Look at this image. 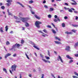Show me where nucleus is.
I'll return each mask as SVG.
<instances>
[{"label":"nucleus","instance_id":"f257e3e1","mask_svg":"<svg viewBox=\"0 0 78 78\" xmlns=\"http://www.w3.org/2000/svg\"><path fill=\"white\" fill-rule=\"evenodd\" d=\"M40 24H42V22L38 21H36L35 22V25L37 28H40Z\"/></svg>","mask_w":78,"mask_h":78},{"label":"nucleus","instance_id":"f03ea898","mask_svg":"<svg viewBox=\"0 0 78 78\" xmlns=\"http://www.w3.org/2000/svg\"><path fill=\"white\" fill-rule=\"evenodd\" d=\"M6 1L8 3L5 4V5H6L7 6H9L10 5H11V2H12V0H7Z\"/></svg>","mask_w":78,"mask_h":78},{"label":"nucleus","instance_id":"7ed1b4c3","mask_svg":"<svg viewBox=\"0 0 78 78\" xmlns=\"http://www.w3.org/2000/svg\"><path fill=\"white\" fill-rule=\"evenodd\" d=\"M30 18L29 17H27L25 18H23L21 19V20L23 22H24V23H26L27 22V20H29Z\"/></svg>","mask_w":78,"mask_h":78},{"label":"nucleus","instance_id":"20e7f679","mask_svg":"<svg viewBox=\"0 0 78 78\" xmlns=\"http://www.w3.org/2000/svg\"><path fill=\"white\" fill-rule=\"evenodd\" d=\"M16 67H17V66L12 65V66L11 69L12 70V72H13V71H16Z\"/></svg>","mask_w":78,"mask_h":78},{"label":"nucleus","instance_id":"39448f33","mask_svg":"<svg viewBox=\"0 0 78 78\" xmlns=\"http://www.w3.org/2000/svg\"><path fill=\"white\" fill-rule=\"evenodd\" d=\"M59 60L61 62L63 63V61H62V59L60 55H58V57L57 58V61H59Z\"/></svg>","mask_w":78,"mask_h":78},{"label":"nucleus","instance_id":"423d86ee","mask_svg":"<svg viewBox=\"0 0 78 78\" xmlns=\"http://www.w3.org/2000/svg\"><path fill=\"white\" fill-rule=\"evenodd\" d=\"M17 47V44H15L13 45L12 46V48L9 49L10 50H13V49H15Z\"/></svg>","mask_w":78,"mask_h":78},{"label":"nucleus","instance_id":"0eeeda50","mask_svg":"<svg viewBox=\"0 0 78 78\" xmlns=\"http://www.w3.org/2000/svg\"><path fill=\"white\" fill-rule=\"evenodd\" d=\"M11 54L10 53H8L7 54H6V55H5V59H6V58H8V56H11Z\"/></svg>","mask_w":78,"mask_h":78},{"label":"nucleus","instance_id":"6e6552de","mask_svg":"<svg viewBox=\"0 0 78 78\" xmlns=\"http://www.w3.org/2000/svg\"><path fill=\"white\" fill-rule=\"evenodd\" d=\"M71 0L72 2H74V3H73V2H71V4H72L73 5H77V3H76V2L74 0Z\"/></svg>","mask_w":78,"mask_h":78},{"label":"nucleus","instance_id":"1a4fd4ad","mask_svg":"<svg viewBox=\"0 0 78 78\" xmlns=\"http://www.w3.org/2000/svg\"><path fill=\"white\" fill-rule=\"evenodd\" d=\"M42 60H43L44 62H48V63H50V62L48 60H46L44 58H42Z\"/></svg>","mask_w":78,"mask_h":78},{"label":"nucleus","instance_id":"9d476101","mask_svg":"<svg viewBox=\"0 0 78 78\" xmlns=\"http://www.w3.org/2000/svg\"><path fill=\"white\" fill-rule=\"evenodd\" d=\"M71 9L74 11V12L75 14H77L78 13V12L76 11H75V9L73 8H71Z\"/></svg>","mask_w":78,"mask_h":78},{"label":"nucleus","instance_id":"9b49d317","mask_svg":"<svg viewBox=\"0 0 78 78\" xmlns=\"http://www.w3.org/2000/svg\"><path fill=\"white\" fill-rule=\"evenodd\" d=\"M17 3L18 4V5H20L21 6H22L23 8H25V6H24V5H22V4H21L19 2H17Z\"/></svg>","mask_w":78,"mask_h":78},{"label":"nucleus","instance_id":"f8f14e48","mask_svg":"<svg viewBox=\"0 0 78 78\" xmlns=\"http://www.w3.org/2000/svg\"><path fill=\"white\" fill-rule=\"evenodd\" d=\"M66 50L67 51H69L70 50V47L69 46H66Z\"/></svg>","mask_w":78,"mask_h":78},{"label":"nucleus","instance_id":"ddd939ff","mask_svg":"<svg viewBox=\"0 0 78 78\" xmlns=\"http://www.w3.org/2000/svg\"><path fill=\"white\" fill-rule=\"evenodd\" d=\"M66 57L69 59H73V58L72 57H70V56H69V55H67Z\"/></svg>","mask_w":78,"mask_h":78},{"label":"nucleus","instance_id":"4468645a","mask_svg":"<svg viewBox=\"0 0 78 78\" xmlns=\"http://www.w3.org/2000/svg\"><path fill=\"white\" fill-rule=\"evenodd\" d=\"M66 34H72V32H68V31H66L65 32Z\"/></svg>","mask_w":78,"mask_h":78},{"label":"nucleus","instance_id":"2eb2a0df","mask_svg":"<svg viewBox=\"0 0 78 78\" xmlns=\"http://www.w3.org/2000/svg\"><path fill=\"white\" fill-rule=\"evenodd\" d=\"M55 42L56 44H62L60 42L55 41Z\"/></svg>","mask_w":78,"mask_h":78},{"label":"nucleus","instance_id":"dca6fc26","mask_svg":"<svg viewBox=\"0 0 78 78\" xmlns=\"http://www.w3.org/2000/svg\"><path fill=\"white\" fill-rule=\"evenodd\" d=\"M34 16L36 17V19H37L39 20L41 19V18H40L39 16H37L36 15H35Z\"/></svg>","mask_w":78,"mask_h":78},{"label":"nucleus","instance_id":"f3484780","mask_svg":"<svg viewBox=\"0 0 78 78\" xmlns=\"http://www.w3.org/2000/svg\"><path fill=\"white\" fill-rule=\"evenodd\" d=\"M54 11V9L52 8H50L49 9V12H51V11Z\"/></svg>","mask_w":78,"mask_h":78},{"label":"nucleus","instance_id":"a211bd4d","mask_svg":"<svg viewBox=\"0 0 78 78\" xmlns=\"http://www.w3.org/2000/svg\"><path fill=\"white\" fill-rule=\"evenodd\" d=\"M55 39H56L57 40H58V41H61V39L60 38H59V37H55Z\"/></svg>","mask_w":78,"mask_h":78},{"label":"nucleus","instance_id":"6ab92c4d","mask_svg":"<svg viewBox=\"0 0 78 78\" xmlns=\"http://www.w3.org/2000/svg\"><path fill=\"white\" fill-rule=\"evenodd\" d=\"M7 12L8 13L9 16H12V14H11V13H10V12H9V10H7Z\"/></svg>","mask_w":78,"mask_h":78},{"label":"nucleus","instance_id":"aec40b11","mask_svg":"<svg viewBox=\"0 0 78 78\" xmlns=\"http://www.w3.org/2000/svg\"><path fill=\"white\" fill-rule=\"evenodd\" d=\"M3 28L1 27L0 29V31L1 33H3L4 31H3Z\"/></svg>","mask_w":78,"mask_h":78},{"label":"nucleus","instance_id":"412c9836","mask_svg":"<svg viewBox=\"0 0 78 78\" xmlns=\"http://www.w3.org/2000/svg\"><path fill=\"white\" fill-rule=\"evenodd\" d=\"M3 70L6 73H7V70H6V69L4 68H3Z\"/></svg>","mask_w":78,"mask_h":78},{"label":"nucleus","instance_id":"4be33fe9","mask_svg":"<svg viewBox=\"0 0 78 78\" xmlns=\"http://www.w3.org/2000/svg\"><path fill=\"white\" fill-rule=\"evenodd\" d=\"M8 26H6L5 27V31L7 32L8 31Z\"/></svg>","mask_w":78,"mask_h":78},{"label":"nucleus","instance_id":"5701e85b","mask_svg":"<svg viewBox=\"0 0 78 78\" xmlns=\"http://www.w3.org/2000/svg\"><path fill=\"white\" fill-rule=\"evenodd\" d=\"M51 24L53 26V27H55V28H56V30H57V31H58V29H57V28L56 27H55V25L54 24H53V23H51Z\"/></svg>","mask_w":78,"mask_h":78},{"label":"nucleus","instance_id":"b1692460","mask_svg":"<svg viewBox=\"0 0 78 78\" xmlns=\"http://www.w3.org/2000/svg\"><path fill=\"white\" fill-rule=\"evenodd\" d=\"M51 31L53 33H54V34H56V31H55V30H54L53 29H52Z\"/></svg>","mask_w":78,"mask_h":78},{"label":"nucleus","instance_id":"393cba45","mask_svg":"<svg viewBox=\"0 0 78 78\" xmlns=\"http://www.w3.org/2000/svg\"><path fill=\"white\" fill-rule=\"evenodd\" d=\"M26 27H29V24L28 23H26L25 24Z\"/></svg>","mask_w":78,"mask_h":78},{"label":"nucleus","instance_id":"a878e982","mask_svg":"<svg viewBox=\"0 0 78 78\" xmlns=\"http://www.w3.org/2000/svg\"><path fill=\"white\" fill-rule=\"evenodd\" d=\"M33 47H34V48H36V49H37V50H39V48H38L36 46L34 45L33 46Z\"/></svg>","mask_w":78,"mask_h":78},{"label":"nucleus","instance_id":"bb28decb","mask_svg":"<svg viewBox=\"0 0 78 78\" xmlns=\"http://www.w3.org/2000/svg\"><path fill=\"white\" fill-rule=\"evenodd\" d=\"M14 19H16V20H19V18H18V17H17L16 16H14Z\"/></svg>","mask_w":78,"mask_h":78},{"label":"nucleus","instance_id":"cd10ccee","mask_svg":"<svg viewBox=\"0 0 78 78\" xmlns=\"http://www.w3.org/2000/svg\"><path fill=\"white\" fill-rule=\"evenodd\" d=\"M43 31L45 33H48V32H47V30L46 29H44Z\"/></svg>","mask_w":78,"mask_h":78},{"label":"nucleus","instance_id":"c85d7f7f","mask_svg":"<svg viewBox=\"0 0 78 78\" xmlns=\"http://www.w3.org/2000/svg\"><path fill=\"white\" fill-rule=\"evenodd\" d=\"M33 2H34L33 1V0H31L29 2V4H31V3H33Z\"/></svg>","mask_w":78,"mask_h":78},{"label":"nucleus","instance_id":"c756f323","mask_svg":"<svg viewBox=\"0 0 78 78\" xmlns=\"http://www.w3.org/2000/svg\"><path fill=\"white\" fill-rule=\"evenodd\" d=\"M25 55L26 56L27 58V59H30V58H29V57H28V55L27 54V53H25Z\"/></svg>","mask_w":78,"mask_h":78},{"label":"nucleus","instance_id":"7c9ffc66","mask_svg":"<svg viewBox=\"0 0 78 78\" xmlns=\"http://www.w3.org/2000/svg\"><path fill=\"white\" fill-rule=\"evenodd\" d=\"M16 44V47H17L19 48V47H20V44H17V43Z\"/></svg>","mask_w":78,"mask_h":78},{"label":"nucleus","instance_id":"2f4dec72","mask_svg":"<svg viewBox=\"0 0 78 78\" xmlns=\"http://www.w3.org/2000/svg\"><path fill=\"white\" fill-rule=\"evenodd\" d=\"M10 44V43H9V41H7L6 42V45H9Z\"/></svg>","mask_w":78,"mask_h":78},{"label":"nucleus","instance_id":"473e14b6","mask_svg":"<svg viewBox=\"0 0 78 78\" xmlns=\"http://www.w3.org/2000/svg\"><path fill=\"white\" fill-rule=\"evenodd\" d=\"M73 62V61L72 60H71L69 61V64H70V63H71V62Z\"/></svg>","mask_w":78,"mask_h":78},{"label":"nucleus","instance_id":"72a5a7b5","mask_svg":"<svg viewBox=\"0 0 78 78\" xmlns=\"http://www.w3.org/2000/svg\"><path fill=\"white\" fill-rule=\"evenodd\" d=\"M30 11L32 14H34V13H35L34 12L32 11V10L31 9H30Z\"/></svg>","mask_w":78,"mask_h":78},{"label":"nucleus","instance_id":"f704fd0d","mask_svg":"<svg viewBox=\"0 0 78 78\" xmlns=\"http://www.w3.org/2000/svg\"><path fill=\"white\" fill-rule=\"evenodd\" d=\"M68 11L70 12H73V11L72 10V9H69Z\"/></svg>","mask_w":78,"mask_h":78},{"label":"nucleus","instance_id":"c9c22d12","mask_svg":"<svg viewBox=\"0 0 78 78\" xmlns=\"http://www.w3.org/2000/svg\"><path fill=\"white\" fill-rule=\"evenodd\" d=\"M44 8H46V9H48V6H47V5H44Z\"/></svg>","mask_w":78,"mask_h":78},{"label":"nucleus","instance_id":"e433bc0d","mask_svg":"<svg viewBox=\"0 0 78 78\" xmlns=\"http://www.w3.org/2000/svg\"><path fill=\"white\" fill-rule=\"evenodd\" d=\"M54 22H58V20H57V19H55L54 20Z\"/></svg>","mask_w":78,"mask_h":78},{"label":"nucleus","instance_id":"4c0bfd02","mask_svg":"<svg viewBox=\"0 0 78 78\" xmlns=\"http://www.w3.org/2000/svg\"><path fill=\"white\" fill-rule=\"evenodd\" d=\"M45 57L46 58V59H50V57H49L45 56Z\"/></svg>","mask_w":78,"mask_h":78},{"label":"nucleus","instance_id":"58836bf2","mask_svg":"<svg viewBox=\"0 0 78 78\" xmlns=\"http://www.w3.org/2000/svg\"><path fill=\"white\" fill-rule=\"evenodd\" d=\"M78 42L75 44V47H76V46H78Z\"/></svg>","mask_w":78,"mask_h":78},{"label":"nucleus","instance_id":"ea45409f","mask_svg":"<svg viewBox=\"0 0 78 78\" xmlns=\"http://www.w3.org/2000/svg\"><path fill=\"white\" fill-rule=\"evenodd\" d=\"M74 74L76 75V76H78V73H76V72H74Z\"/></svg>","mask_w":78,"mask_h":78},{"label":"nucleus","instance_id":"a19ab883","mask_svg":"<svg viewBox=\"0 0 78 78\" xmlns=\"http://www.w3.org/2000/svg\"><path fill=\"white\" fill-rule=\"evenodd\" d=\"M1 9H5V6H2L1 7Z\"/></svg>","mask_w":78,"mask_h":78},{"label":"nucleus","instance_id":"79ce46f5","mask_svg":"<svg viewBox=\"0 0 78 78\" xmlns=\"http://www.w3.org/2000/svg\"><path fill=\"white\" fill-rule=\"evenodd\" d=\"M48 55L49 56H50V51H48Z\"/></svg>","mask_w":78,"mask_h":78},{"label":"nucleus","instance_id":"37998d69","mask_svg":"<svg viewBox=\"0 0 78 78\" xmlns=\"http://www.w3.org/2000/svg\"><path fill=\"white\" fill-rule=\"evenodd\" d=\"M47 27L48 28H51V26L50 25H48L47 26Z\"/></svg>","mask_w":78,"mask_h":78},{"label":"nucleus","instance_id":"c03bdc74","mask_svg":"<svg viewBox=\"0 0 78 78\" xmlns=\"http://www.w3.org/2000/svg\"><path fill=\"white\" fill-rule=\"evenodd\" d=\"M62 26L63 27H65V24L64 23H62Z\"/></svg>","mask_w":78,"mask_h":78},{"label":"nucleus","instance_id":"a18cd8bd","mask_svg":"<svg viewBox=\"0 0 78 78\" xmlns=\"http://www.w3.org/2000/svg\"><path fill=\"white\" fill-rule=\"evenodd\" d=\"M24 43V40H21V44H23Z\"/></svg>","mask_w":78,"mask_h":78},{"label":"nucleus","instance_id":"49530a36","mask_svg":"<svg viewBox=\"0 0 78 78\" xmlns=\"http://www.w3.org/2000/svg\"><path fill=\"white\" fill-rule=\"evenodd\" d=\"M19 16H23V14H22V13L21 12L19 13Z\"/></svg>","mask_w":78,"mask_h":78},{"label":"nucleus","instance_id":"de8ad7c7","mask_svg":"<svg viewBox=\"0 0 78 78\" xmlns=\"http://www.w3.org/2000/svg\"><path fill=\"white\" fill-rule=\"evenodd\" d=\"M48 18H51V15H48Z\"/></svg>","mask_w":78,"mask_h":78},{"label":"nucleus","instance_id":"09e8293b","mask_svg":"<svg viewBox=\"0 0 78 78\" xmlns=\"http://www.w3.org/2000/svg\"><path fill=\"white\" fill-rule=\"evenodd\" d=\"M40 55L41 57V58H44V55H42L41 54H40Z\"/></svg>","mask_w":78,"mask_h":78},{"label":"nucleus","instance_id":"8fccbe9b","mask_svg":"<svg viewBox=\"0 0 78 78\" xmlns=\"http://www.w3.org/2000/svg\"><path fill=\"white\" fill-rule=\"evenodd\" d=\"M72 31H73V32L74 33H75V32H76V30H72Z\"/></svg>","mask_w":78,"mask_h":78},{"label":"nucleus","instance_id":"3c124183","mask_svg":"<svg viewBox=\"0 0 78 78\" xmlns=\"http://www.w3.org/2000/svg\"><path fill=\"white\" fill-rule=\"evenodd\" d=\"M64 5H66V6H69V4L67 3H64Z\"/></svg>","mask_w":78,"mask_h":78},{"label":"nucleus","instance_id":"603ef678","mask_svg":"<svg viewBox=\"0 0 78 78\" xmlns=\"http://www.w3.org/2000/svg\"><path fill=\"white\" fill-rule=\"evenodd\" d=\"M38 31L39 33H42V34H44V33L43 32H42V31H41V30H38Z\"/></svg>","mask_w":78,"mask_h":78},{"label":"nucleus","instance_id":"864d4df0","mask_svg":"<svg viewBox=\"0 0 78 78\" xmlns=\"http://www.w3.org/2000/svg\"><path fill=\"white\" fill-rule=\"evenodd\" d=\"M16 22L17 23H20V21H16Z\"/></svg>","mask_w":78,"mask_h":78},{"label":"nucleus","instance_id":"5fc2aeb1","mask_svg":"<svg viewBox=\"0 0 78 78\" xmlns=\"http://www.w3.org/2000/svg\"><path fill=\"white\" fill-rule=\"evenodd\" d=\"M64 19L65 20L67 19H68V17L67 16H65L64 18Z\"/></svg>","mask_w":78,"mask_h":78},{"label":"nucleus","instance_id":"6e6d98bb","mask_svg":"<svg viewBox=\"0 0 78 78\" xmlns=\"http://www.w3.org/2000/svg\"><path fill=\"white\" fill-rule=\"evenodd\" d=\"M54 17L55 18V19H57L58 17V16H57V15H55L54 16Z\"/></svg>","mask_w":78,"mask_h":78},{"label":"nucleus","instance_id":"4d7b16f0","mask_svg":"<svg viewBox=\"0 0 78 78\" xmlns=\"http://www.w3.org/2000/svg\"><path fill=\"white\" fill-rule=\"evenodd\" d=\"M73 27H78V25H73Z\"/></svg>","mask_w":78,"mask_h":78},{"label":"nucleus","instance_id":"13d9d810","mask_svg":"<svg viewBox=\"0 0 78 78\" xmlns=\"http://www.w3.org/2000/svg\"><path fill=\"white\" fill-rule=\"evenodd\" d=\"M75 56H76V57H78V54H75Z\"/></svg>","mask_w":78,"mask_h":78},{"label":"nucleus","instance_id":"bf43d9fd","mask_svg":"<svg viewBox=\"0 0 78 78\" xmlns=\"http://www.w3.org/2000/svg\"><path fill=\"white\" fill-rule=\"evenodd\" d=\"M43 3L45 4L46 3V1L45 0H44L43 2Z\"/></svg>","mask_w":78,"mask_h":78},{"label":"nucleus","instance_id":"052dcab7","mask_svg":"<svg viewBox=\"0 0 78 78\" xmlns=\"http://www.w3.org/2000/svg\"><path fill=\"white\" fill-rule=\"evenodd\" d=\"M73 78H77V77L76 76H73Z\"/></svg>","mask_w":78,"mask_h":78},{"label":"nucleus","instance_id":"680f3d73","mask_svg":"<svg viewBox=\"0 0 78 78\" xmlns=\"http://www.w3.org/2000/svg\"><path fill=\"white\" fill-rule=\"evenodd\" d=\"M34 54H35V55H36V57H37V54H36V53L35 52Z\"/></svg>","mask_w":78,"mask_h":78},{"label":"nucleus","instance_id":"e2e57ef3","mask_svg":"<svg viewBox=\"0 0 78 78\" xmlns=\"http://www.w3.org/2000/svg\"><path fill=\"white\" fill-rule=\"evenodd\" d=\"M44 75L43 74L42 75V77L41 78H44Z\"/></svg>","mask_w":78,"mask_h":78},{"label":"nucleus","instance_id":"0e129e2a","mask_svg":"<svg viewBox=\"0 0 78 78\" xmlns=\"http://www.w3.org/2000/svg\"><path fill=\"white\" fill-rule=\"evenodd\" d=\"M13 57H16V54H15L13 55Z\"/></svg>","mask_w":78,"mask_h":78},{"label":"nucleus","instance_id":"69168bd1","mask_svg":"<svg viewBox=\"0 0 78 78\" xmlns=\"http://www.w3.org/2000/svg\"><path fill=\"white\" fill-rule=\"evenodd\" d=\"M78 17L77 16H76V20H78Z\"/></svg>","mask_w":78,"mask_h":78},{"label":"nucleus","instance_id":"338daca9","mask_svg":"<svg viewBox=\"0 0 78 78\" xmlns=\"http://www.w3.org/2000/svg\"><path fill=\"white\" fill-rule=\"evenodd\" d=\"M28 6L29 7V8H30V9H32V7L28 5Z\"/></svg>","mask_w":78,"mask_h":78},{"label":"nucleus","instance_id":"774afa93","mask_svg":"<svg viewBox=\"0 0 78 78\" xmlns=\"http://www.w3.org/2000/svg\"><path fill=\"white\" fill-rule=\"evenodd\" d=\"M9 71H10V73H11L12 75V71H11L10 70H9Z\"/></svg>","mask_w":78,"mask_h":78}]
</instances>
